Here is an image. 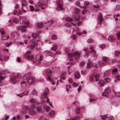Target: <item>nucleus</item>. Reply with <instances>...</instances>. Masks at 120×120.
Segmentation results:
<instances>
[{
  "mask_svg": "<svg viewBox=\"0 0 120 120\" xmlns=\"http://www.w3.org/2000/svg\"><path fill=\"white\" fill-rule=\"evenodd\" d=\"M31 73L30 72L28 73L23 76L24 79H27V81L29 84L30 85L33 83L35 80V79L33 77L30 76Z\"/></svg>",
  "mask_w": 120,
  "mask_h": 120,
  "instance_id": "nucleus-1",
  "label": "nucleus"
},
{
  "mask_svg": "<svg viewBox=\"0 0 120 120\" xmlns=\"http://www.w3.org/2000/svg\"><path fill=\"white\" fill-rule=\"evenodd\" d=\"M80 53L78 52H75L74 54L72 53L68 54L69 58H72L73 57H74L76 59H79L80 57Z\"/></svg>",
  "mask_w": 120,
  "mask_h": 120,
  "instance_id": "nucleus-2",
  "label": "nucleus"
},
{
  "mask_svg": "<svg viewBox=\"0 0 120 120\" xmlns=\"http://www.w3.org/2000/svg\"><path fill=\"white\" fill-rule=\"evenodd\" d=\"M56 3L58 5L57 9L59 10H62L63 9L62 6L63 5V3L62 0H57Z\"/></svg>",
  "mask_w": 120,
  "mask_h": 120,
  "instance_id": "nucleus-3",
  "label": "nucleus"
},
{
  "mask_svg": "<svg viewBox=\"0 0 120 120\" xmlns=\"http://www.w3.org/2000/svg\"><path fill=\"white\" fill-rule=\"evenodd\" d=\"M31 52L30 51H28L26 52V53L24 54V56L29 60H32L33 58V57L32 56L29 55L31 54Z\"/></svg>",
  "mask_w": 120,
  "mask_h": 120,
  "instance_id": "nucleus-4",
  "label": "nucleus"
},
{
  "mask_svg": "<svg viewBox=\"0 0 120 120\" xmlns=\"http://www.w3.org/2000/svg\"><path fill=\"white\" fill-rule=\"evenodd\" d=\"M43 59L42 56H41L40 54H38L36 55V59L37 61L36 62L38 65L40 63V61H41Z\"/></svg>",
  "mask_w": 120,
  "mask_h": 120,
  "instance_id": "nucleus-5",
  "label": "nucleus"
},
{
  "mask_svg": "<svg viewBox=\"0 0 120 120\" xmlns=\"http://www.w3.org/2000/svg\"><path fill=\"white\" fill-rule=\"evenodd\" d=\"M111 91V89L109 87H107L105 89V92L102 93V96H106L107 94L110 93Z\"/></svg>",
  "mask_w": 120,
  "mask_h": 120,
  "instance_id": "nucleus-6",
  "label": "nucleus"
},
{
  "mask_svg": "<svg viewBox=\"0 0 120 120\" xmlns=\"http://www.w3.org/2000/svg\"><path fill=\"white\" fill-rule=\"evenodd\" d=\"M38 43H41V41H38L36 40L35 41L33 42V44H31L30 46V49L31 50H32L34 48L35 46L38 44Z\"/></svg>",
  "mask_w": 120,
  "mask_h": 120,
  "instance_id": "nucleus-7",
  "label": "nucleus"
},
{
  "mask_svg": "<svg viewBox=\"0 0 120 120\" xmlns=\"http://www.w3.org/2000/svg\"><path fill=\"white\" fill-rule=\"evenodd\" d=\"M30 109L28 106H25L22 108L21 112L23 114H25L27 110H29Z\"/></svg>",
  "mask_w": 120,
  "mask_h": 120,
  "instance_id": "nucleus-8",
  "label": "nucleus"
},
{
  "mask_svg": "<svg viewBox=\"0 0 120 120\" xmlns=\"http://www.w3.org/2000/svg\"><path fill=\"white\" fill-rule=\"evenodd\" d=\"M6 70H4L2 71L1 73H0V83H2V80L4 79V77L2 76L1 75V74H6Z\"/></svg>",
  "mask_w": 120,
  "mask_h": 120,
  "instance_id": "nucleus-9",
  "label": "nucleus"
},
{
  "mask_svg": "<svg viewBox=\"0 0 120 120\" xmlns=\"http://www.w3.org/2000/svg\"><path fill=\"white\" fill-rule=\"evenodd\" d=\"M97 20L98 21V24H101V22L103 20V19L102 15L100 13H99Z\"/></svg>",
  "mask_w": 120,
  "mask_h": 120,
  "instance_id": "nucleus-10",
  "label": "nucleus"
},
{
  "mask_svg": "<svg viewBox=\"0 0 120 120\" xmlns=\"http://www.w3.org/2000/svg\"><path fill=\"white\" fill-rule=\"evenodd\" d=\"M106 116V115H105L102 116H100L101 117V119L103 120H112V117H107Z\"/></svg>",
  "mask_w": 120,
  "mask_h": 120,
  "instance_id": "nucleus-11",
  "label": "nucleus"
},
{
  "mask_svg": "<svg viewBox=\"0 0 120 120\" xmlns=\"http://www.w3.org/2000/svg\"><path fill=\"white\" fill-rule=\"evenodd\" d=\"M21 87L22 89H25L26 86V81L23 80L21 82Z\"/></svg>",
  "mask_w": 120,
  "mask_h": 120,
  "instance_id": "nucleus-12",
  "label": "nucleus"
},
{
  "mask_svg": "<svg viewBox=\"0 0 120 120\" xmlns=\"http://www.w3.org/2000/svg\"><path fill=\"white\" fill-rule=\"evenodd\" d=\"M11 37L14 38H17L19 36V34L16 32H15L11 33Z\"/></svg>",
  "mask_w": 120,
  "mask_h": 120,
  "instance_id": "nucleus-13",
  "label": "nucleus"
},
{
  "mask_svg": "<svg viewBox=\"0 0 120 120\" xmlns=\"http://www.w3.org/2000/svg\"><path fill=\"white\" fill-rule=\"evenodd\" d=\"M17 79L15 77H12L10 79V81L13 84L16 83L17 81Z\"/></svg>",
  "mask_w": 120,
  "mask_h": 120,
  "instance_id": "nucleus-14",
  "label": "nucleus"
},
{
  "mask_svg": "<svg viewBox=\"0 0 120 120\" xmlns=\"http://www.w3.org/2000/svg\"><path fill=\"white\" fill-rule=\"evenodd\" d=\"M40 33V32L37 31L35 33H33L32 34V37L34 39H35Z\"/></svg>",
  "mask_w": 120,
  "mask_h": 120,
  "instance_id": "nucleus-15",
  "label": "nucleus"
},
{
  "mask_svg": "<svg viewBox=\"0 0 120 120\" xmlns=\"http://www.w3.org/2000/svg\"><path fill=\"white\" fill-rule=\"evenodd\" d=\"M46 73L48 75H51L52 73V71L50 69H47L46 70Z\"/></svg>",
  "mask_w": 120,
  "mask_h": 120,
  "instance_id": "nucleus-16",
  "label": "nucleus"
},
{
  "mask_svg": "<svg viewBox=\"0 0 120 120\" xmlns=\"http://www.w3.org/2000/svg\"><path fill=\"white\" fill-rule=\"evenodd\" d=\"M115 39V37L112 36H110L108 38V39L109 41L111 42H113Z\"/></svg>",
  "mask_w": 120,
  "mask_h": 120,
  "instance_id": "nucleus-17",
  "label": "nucleus"
},
{
  "mask_svg": "<svg viewBox=\"0 0 120 120\" xmlns=\"http://www.w3.org/2000/svg\"><path fill=\"white\" fill-rule=\"evenodd\" d=\"M74 76L76 79L79 78L80 76V73L78 72H76L74 73Z\"/></svg>",
  "mask_w": 120,
  "mask_h": 120,
  "instance_id": "nucleus-18",
  "label": "nucleus"
},
{
  "mask_svg": "<svg viewBox=\"0 0 120 120\" xmlns=\"http://www.w3.org/2000/svg\"><path fill=\"white\" fill-rule=\"evenodd\" d=\"M57 47V45L56 44H54L52 45V46L51 48V49L54 51H55Z\"/></svg>",
  "mask_w": 120,
  "mask_h": 120,
  "instance_id": "nucleus-19",
  "label": "nucleus"
},
{
  "mask_svg": "<svg viewBox=\"0 0 120 120\" xmlns=\"http://www.w3.org/2000/svg\"><path fill=\"white\" fill-rule=\"evenodd\" d=\"M24 92H23L22 93H21L20 94H17V95L20 98H22L23 96L26 95L28 94L27 93H26L25 94H24Z\"/></svg>",
  "mask_w": 120,
  "mask_h": 120,
  "instance_id": "nucleus-20",
  "label": "nucleus"
},
{
  "mask_svg": "<svg viewBox=\"0 0 120 120\" xmlns=\"http://www.w3.org/2000/svg\"><path fill=\"white\" fill-rule=\"evenodd\" d=\"M29 113L30 115L35 116L36 114V112L33 110H32L29 112Z\"/></svg>",
  "mask_w": 120,
  "mask_h": 120,
  "instance_id": "nucleus-21",
  "label": "nucleus"
},
{
  "mask_svg": "<svg viewBox=\"0 0 120 120\" xmlns=\"http://www.w3.org/2000/svg\"><path fill=\"white\" fill-rule=\"evenodd\" d=\"M27 26H21V30L22 32H25L26 31V29Z\"/></svg>",
  "mask_w": 120,
  "mask_h": 120,
  "instance_id": "nucleus-22",
  "label": "nucleus"
},
{
  "mask_svg": "<svg viewBox=\"0 0 120 120\" xmlns=\"http://www.w3.org/2000/svg\"><path fill=\"white\" fill-rule=\"evenodd\" d=\"M72 24L74 26V27L73 28V30L74 31H77L78 30V28L76 26V25L74 24L73 23H72Z\"/></svg>",
  "mask_w": 120,
  "mask_h": 120,
  "instance_id": "nucleus-23",
  "label": "nucleus"
},
{
  "mask_svg": "<svg viewBox=\"0 0 120 120\" xmlns=\"http://www.w3.org/2000/svg\"><path fill=\"white\" fill-rule=\"evenodd\" d=\"M98 64L100 67H102L106 65L105 63L101 61H99L98 62Z\"/></svg>",
  "mask_w": 120,
  "mask_h": 120,
  "instance_id": "nucleus-24",
  "label": "nucleus"
},
{
  "mask_svg": "<svg viewBox=\"0 0 120 120\" xmlns=\"http://www.w3.org/2000/svg\"><path fill=\"white\" fill-rule=\"evenodd\" d=\"M13 21L15 23H17L19 22V19L17 18H15L13 19Z\"/></svg>",
  "mask_w": 120,
  "mask_h": 120,
  "instance_id": "nucleus-25",
  "label": "nucleus"
},
{
  "mask_svg": "<svg viewBox=\"0 0 120 120\" xmlns=\"http://www.w3.org/2000/svg\"><path fill=\"white\" fill-rule=\"evenodd\" d=\"M46 102L48 103H49V105H50L52 107H53V106L52 105V103L51 102L49 101V99L47 98Z\"/></svg>",
  "mask_w": 120,
  "mask_h": 120,
  "instance_id": "nucleus-26",
  "label": "nucleus"
},
{
  "mask_svg": "<svg viewBox=\"0 0 120 120\" xmlns=\"http://www.w3.org/2000/svg\"><path fill=\"white\" fill-rule=\"evenodd\" d=\"M94 77L96 79L95 81L96 82H98V81L99 78L100 77V76L99 74H97L94 76Z\"/></svg>",
  "mask_w": 120,
  "mask_h": 120,
  "instance_id": "nucleus-27",
  "label": "nucleus"
},
{
  "mask_svg": "<svg viewBox=\"0 0 120 120\" xmlns=\"http://www.w3.org/2000/svg\"><path fill=\"white\" fill-rule=\"evenodd\" d=\"M55 114L54 112L53 111H51L49 113V116L50 117H52Z\"/></svg>",
  "mask_w": 120,
  "mask_h": 120,
  "instance_id": "nucleus-28",
  "label": "nucleus"
},
{
  "mask_svg": "<svg viewBox=\"0 0 120 120\" xmlns=\"http://www.w3.org/2000/svg\"><path fill=\"white\" fill-rule=\"evenodd\" d=\"M75 13L76 14H79L81 11L80 10L79 8H77L75 9Z\"/></svg>",
  "mask_w": 120,
  "mask_h": 120,
  "instance_id": "nucleus-29",
  "label": "nucleus"
},
{
  "mask_svg": "<svg viewBox=\"0 0 120 120\" xmlns=\"http://www.w3.org/2000/svg\"><path fill=\"white\" fill-rule=\"evenodd\" d=\"M93 67V64L90 63H88L87 65V67L88 68H90Z\"/></svg>",
  "mask_w": 120,
  "mask_h": 120,
  "instance_id": "nucleus-30",
  "label": "nucleus"
},
{
  "mask_svg": "<svg viewBox=\"0 0 120 120\" xmlns=\"http://www.w3.org/2000/svg\"><path fill=\"white\" fill-rule=\"evenodd\" d=\"M102 60L106 62L109 59L107 57L104 56L103 57Z\"/></svg>",
  "mask_w": 120,
  "mask_h": 120,
  "instance_id": "nucleus-31",
  "label": "nucleus"
},
{
  "mask_svg": "<svg viewBox=\"0 0 120 120\" xmlns=\"http://www.w3.org/2000/svg\"><path fill=\"white\" fill-rule=\"evenodd\" d=\"M0 32L2 35H4L5 34V31L3 28H0Z\"/></svg>",
  "mask_w": 120,
  "mask_h": 120,
  "instance_id": "nucleus-32",
  "label": "nucleus"
},
{
  "mask_svg": "<svg viewBox=\"0 0 120 120\" xmlns=\"http://www.w3.org/2000/svg\"><path fill=\"white\" fill-rule=\"evenodd\" d=\"M44 109L47 111H48L49 109V107L48 106H46V105H45L44 106Z\"/></svg>",
  "mask_w": 120,
  "mask_h": 120,
  "instance_id": "nucleus-33",
  "label": "nucleus"
},
{
  "mask_svg": "<svg viewBox=\"0 0 120 120\" xmlns=\"http://www.w3.org/2000/svg\"><path fill=\"white\" fill-rule=\"evenodd\" d=\"M66 21L68 22H72L73 20L70 17H68L66 19Z\"/></svg>",
  "mask_w": 120,
  "mask_h": 120,
  "instance_id": "nucleus-34",
  "label": "nucleus"
},
{
  "mask_svg": "<svg viewBox=\"0 0 120 120\" xmlns=\"http://www.w3.org/2000/svg\"><path fill=\"white\" fill-rule=\"evenodd\" d=\"M47 94V93L46 92L43 94L41 96V98L42 99H44L46 97Z\"/></svg>",
  "mask_w": 120,
  "mask_h": 120,
  "instance_id": "nucleus-35",
  "label": "nucleus"
},
{
  "mask_svg": "<svg viewBox=\"0 0 120 120\" xmlns=\"http://www.w3.org/2000/svg\"><path fill=\"white\" fill-rule=\"evenodd\" d=\"M80 18V16L79 15H76L74 18L75 20L76 21H77L79 20Z\"/></svg>",
  "mask_w": 120,
  "mask_h": 120,
  "instance_id": "nucleus-36",
  "label": "nucleus"
},
{
  "mask_svg": "<svg viewBox=\"0 0 120 120\" xmlns=\"http://www.w3.org/2000/svg\"><path fill=\"white\" fill-rule=\"evenodd\" d=\"M88 43H89L91 42H94V40L91 38H89L88 39L87 41Z\"/></svg>",
  "mask_w": 120,
  "mask_h": 120,
  "instance_id": "nucleus-37",
  "label": "nucleus"
},
{
  "mask_svg": "<svg viewBox=\"0 0 120 120\" xmlns=\"http://www.w3.org/2000/svg\"><path fill=\"white\" fill-rule=\"evenodd\" d=\"M38 26L39 28H41L43 26L42 23V22H38Z\"/></svg>",
  "mask_w": 120,
  "mask_h": 120,
  "instance_id": "nucleus-38",
  "label": "nucleus"
},
{
  "mask_svg": "<svg viewBox=\"0 0 120 120\" xmlns=\"http://www.w3.org/2000/svg\"><path fill=\"white\" fill-rule=\"evenodd\" d=\"M57 38V36L56 35L54 34L52 37V39L53 40H56Z\"/></svg>",
  "mask_w": 120,
  "mask_h": 120,
  "instance_id": "nucleus-39",
  "label": "nucleus"
},
{
  "mask_svg": "<svg viewBox=\"0 0 120 120\" xmlns=\"http://www.w3.org/2000/svg\"><path fill=\"white\" fill-rule=\"evenodd\" d=\"M60 78L63 80H64L65 79V75L64 74H62L60 76Z\"/></svg>",
  "mask_w": 120,
  "mask_h": 120,
  "instance_id": "nucleus-40",
  "label": "nucleus"
},
{
  "mask_svg": "<svg viewBox=\"0 0 120 120\" xmlns=\"http://www.w3.org/2000/svg\"><path fill=\"white\" fill-rule=\"evenodd\" d=\"M120 9V7L119 6V5H117L116 6V8H115V9L116 11H119Z\"/></svg>",
  "mask_w": 120,
  "mask_h": 120,
  "instance_id": "nucleus-41",
  "label": "nucleus"
},
{
  "mask_svg": "<svg viewBox=\"0 0 120 120\" xmlns=\"http://www.w3.org/2000/svg\"><path fill=\"white\" fill-rule=\"evenodd\" d=\"M9 38L8 36H5L3 37L2 38V40H5Z\"/></svg>",
  "mask_w": 120,
  "mask_h": 120,
  "instance_id": "nucleus-42",
  "label": "nucleus"
},
{
  "mask_svg": "<svg viewBox=\"0 0 120 120\" xmlns=\"http://www.w3.org/2000/svg\"><path fill=\"white\" fill-rule=\"evenodd\" d=\"M105 45L103 44H101L99 45V47L101 48L102 49H104L105 47Z\"/></svg>",
  "mask_w": 120,
  "mask_h": 120,
  "instance_id": "nucleus-43",
  "label": "nucleus"
},
{
  "mask_svg": "<svg viewBox=\"0 0 120 120\" xmlns=\"http://www.w3.org/2000/svg\"><path fill=\"white\" fill-rule=\"evenodd\" d=\"M75 4L77 6L79 7L80 5V3L78 1H76L75 2Z\"/></svg>",
  "mask_w": 120,
  "mask_h": 120,
  "instance_id": "nucleus-44",
  "label": "nucleus"
},
{
  "mask_svg": "<svg viewBox=\"0 0 120 120\" xmlns=\"http://www.w3.org/2000/svg\"><path fill=\"white\" fill-rule=\"evenodd\" d=\"M71 38L73 39H75L77 38V36L75 35L74 34L72 35Z\"/></svg>",
  "mask_w": 120,
  "mask_h": 120,
  "instance_id": "nucleus-45",
  "label": "nucleus"
},
{
  "mask_svg": "<svg viewBox=\"0 0 120 120\" xmlns=\"http://www.w3.org/2000/svg\"><path fill=\"white\" fill-rule=\"evenodd\" d=\"M120 53V52L119 51H116L115 52V56H117L119 55Z\"/></svg>",
  "mask_w": 120,
  "mask_h": 120,
  "instance_id": "nucleus-46",
  "label": "nucleus"
},
{
  "mask_svg": "<svg viewBox=\"0 0 120 120\" xmlns=\"http://www.w3.org/2000/svg\"><path fill=\"white\" fill-rule=\"evenodd\" d=\"M37 110L38 112H40L41 111V109L40 107H38L37 108Z\"/></svg>",
  "mask_w": 120,
  "mask_h": 120,
  "instance_id": "nucleus-47",
  "label": "nucleus"
},
{
  "mask_svg": "<svg viewBox=\"0 0 120 120\" xmlns=\"http://www.w3.org/2000/svg\"><path fill=\"white\" fill-rule=\"evenodd\" d=\"M90 4V2L88 1H85L84 3V5L86 6H87L88 5Z\"/></svg>",
  "mask_w": 120,
  "mask_h": 120,
  "instance_id": "nucleus-48",
  "label": "nucleus"
},
{
  "mask_svg": "<svg viewBox=\"0 0 120 120\" xmlns=\"http://www.w3.org/2000/svg\"><path fill=\"white\" fill-rule=\"evenodd\" d=\"M68 82L70 83H72L73 82V80L71 78H69L68 79Z\"/></svg>",
  "mask_w": 120,
  "mask_h": 120,
  "instance_id": "nucleus-49",
  "label": "nucleus"
},
{
  "mask_svg": "<svg viewBox=\"0 0 120 120\" xmlns=\"http://www.w3.org/2000/svg\"><path fill=\"white\" fill-rule=\"evenodd\" d=\"M24 24L25 26H27L26 25H27L29 24H30V22L28 21H26L24 22Z\"/></svg>",
  "mask_w": 120,
  "mask_h": 120,
  "instance_id": "nucleus-50",
  "label": "nucleus"
},
{
  "mask_svg": "<svg viewBox=\"0 0 120 120\" xmlns=\"http://www.w3.org/2000/svg\"><path fill=\"white\" fill-rule=\"evenodd\" d=\"M105 80L106 82H109L110 80V79L108 78H105Z\"/></svg>",
  "mask_w": 120,
  "mask_h": 120,
  "instance_id": "nucleus-51",
  "label": "nucleus"
},
{
  "mask_svg": "<svg viewBox=\"0 0 120 120\" xmlns=\"http://www.w3.org/2000/svg\"><path fill=\"white\" fill-rule=\"evenodd\" d=\"M30 11H33L34 10V8L33 6L32 5L30 6Z\"/></svg>",
  "mask_w": 120,
  "mask_h": 120,
  "instance_id": "nucleus-52",
  "label": "nucleus"
},
{
  "mask_svg": "<svg viewBox=\"0 0 120 120\" xmlns=\"http://www.w3.org/2000/svg\"><path fill=\"white\" fill-rule=\"evenodd\" d=\"M76 113L79 114L80 111V109L79 108H78L76 109Z\"/></svg>",
  "mask_w": 120,
  "mask_h": 120,
  "instance_id": "nucleus-53",
  "label": "nucleus"
},
{
  "mask_svg": "<svg viewBox=\"0 0 120 120\" xmlns=\"http://www.w3.org/2000/svg\"><path fill=\"white\" fill-rule=\"evenodd\" d=\"M85 64V63L84 61H82L80 63V66L81 67H82Z\"/></svg>",
  "mask_w": 120,
  "mask_h": 120,
  "instance_id": "nucleus-54",
  "label": "nucleus"
},
{
  "mask_svg": "<svg viewBox=\"0 0 120 120\" xmlns=\"http://www.w3.org/2000/svg\"><path fill=\"white\" fill-rule=\"evenodd\" d=\"M87 10L86 9H84L82 11V13L83 14H84L86 12Z\"/></svg>",
  "mask_w": 120,
  "mask_h": 120,
  "instance_id": "nucleus-55",
  "label": "nucleus"
},
{
  "mask_svg": "<svg viewBox=\"0 0 120 120\" xmlns=\"http://www.w3.org/2000/svg\"><path fill=\"white\" fill-rule=\"evenodd\" d=\"M32 93L34 94H36L37 93V92L35 90H33L32 91Z\"/></svg>",
  "mask_w": 120,
  "mask_h": 120,
  "instance_id": "nucleus-56",
  "label": "nucleus"
},
{
  "mask_svg": "<svg viewBox=\"0 0 120 120\" xmlns=\"http://www.w3.org/2000/svg\"><path fill=\"white\" fill-rule=\"evenodd\" d=\"M116 36L117 38L119 39H120V33H117L116 34Z\"/></svg>",
  "mask_w": 120,
  "mask_h": 120,
  "instance_id": "nucleus-57",
  "label": "nucleus"
},
{
  "mask_svg": "<svg viewBox=\"0 0 120 120\" xmlns=\"http://www.w3.org/2000/svg\"><path fill=\"white\" fill-rule=\"evenodd\" d=\"M90 49L93 52V53H95V52H96L95 50L93 48V47L92 46H91L90 48Z\"/></svg>",
  "mask_w": 120,
  "mask_h": 120,
  "instance_id": "nucleus-58",
  "label": "nucleus"
},
{
  "mask_svg": "<svg viewBox=\"0 0 120 120\" xmlns=\"http://www.w3.org/2000/svg\"><path fill=\"white\" fill-rule=\"evenodd\" d=\"M35 106L34 104H32V105L30 107V109H33L35 108Z\"/></svg>",
  "mask_w": 120,
  "mask_h": 120,
  "instance_id": "nucleus-59",
  "label": "nucleus"
},
{
  "mask_svg": "<svg viewBox=\"0 0 120 120\" xmlns=\"http://www.w3.org/2000/svg\"><path fill=\"white\" fill-rule=\"evenodd\" d=\"M66 90L67 92H68L69 91V89H68V87L69 88V89L70 88V87L68 85H66Z\"/></svg>",
  "mask_w": 120,
  "mask_h": 120,
  "instance_id": "nucleus-60",
  "label": "nucleus"
},
{
  "mask_svg": "<svg viewBox=\"0 0 120 120\" xmlns=\"http://www.w3.org/2000/svg\"><path fill=\"white\" fill-rule=\"evenodd\" d=\"M80 118V117L79 116H77L75 117L73 119V120H76L79 119Z\"/></svg>",
  "mask_w": 120,
  "mask_h": 120,
  "instance_id": "nucleus-61",
  "label": "nucleus"
},
{
  "mask_svg": "<svg viewBox=\"0 0 120 120\" xmlns=\"http://www.w3.org/2000/svg\"><path fill=\"white\" fill-rule=\"evenodd\" d=\"M72 85L74 87H75L77 86L78 84L74 82L73 83Z\"/></svg>",
  "mask_w": 120,
  "mask_h": 120,
  "instance_id": "nucleus-62",
  "label": "nucleus"
},
{
  "mask_svg": "<svg viewBox=\"0 0 120 120\" xmlns=\"http://www.w3.org/2000/svg\"><path fill=\"white\" fill-rule=\"evenodd\" d=\"M30 101L32 103H33L35 102V100L34 99H32L30 100Z\"/></svg>",
  "mask_w": 120,
  "mask_h": 120,
  "instance_id": "nucleus-63",
  "label": "nucleus"
},
{
  "mask_svg": "<svg viewBox=\"0 0 120 120\" xmlns=\"http://www.w3.org/2000/svg\"><path fill=\"white\" fill-rule=\"evenodd\" d=\"M116 96L118 97H119L120 96V92H117L116 93Z\"/></svg>",
  "mask_w": 120,
  "mask_h": 120,
  "instance_id": "nucleus-64",
  "label": "nucleus"
}]
</instances>
